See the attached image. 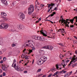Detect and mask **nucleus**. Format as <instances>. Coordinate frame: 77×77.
<instances>
[{
	"label": "nucleus",
	"instance_id": "f257e3e1",
	"mask_svg": "<svg viewBox=\"0 0 77 77\" xmlns=\"http://www.w3.org/2000/svg\"><path fill=\"white\" fill-rule=\"evenodd\" d=\"M28 14L29 15H31L34 11V6L33 5H30L29 7H28Z\"/></svg>",
	"mask_w": 77,
	"mask_h": 77
},
{
	"label": "nucleus",
	"instance_id": "f03ea898",
	"mask_svg": "<svg viewBox=\"0 0 77 77\" xmlns=\"http://www.w3.org/2000/svg\"><path fill=\"white\" fill-rule=\"evenodd\" d=\"M17 66V65H16V63H15L13 66H12V67L15 68V69L16 70H17V71H23V68H20V66L18 65H17V66Z\"/></svg>",
	"mask_w": 77,
	"mask_h": 77
},
{
	"label": "nucleus",
	"instance_id": "7ed1b4c3",
	"mask_svg": "<svg viewBox=\"0 0 77 77\" xmlns=\"http://www.w3.org/2000/svg\"><path fill=\"white\" fill-rule=\"evenodd\" d=\"M8 24L5 23H3L1 25H0V29H7L8 28Z\"/></svg>",
	"mask_w": 77,
	"mask_h": 77
},
{
	"label": "nucleus",
	"instance_id": "20e7f679",
	"mask_svg": "<svg viewBox=\"0 0 77 77\" xmlns=\"http://www.w3.org/2000/svg\"><path fill=\"white\" fill-rule=\"evenodd\" d=\"M1 5L2 6H7L8 5V2L5 0H1Z\"/></svg>",
	"mask_w": 77,
	"mask_h": 77
},
{
	"label": "nucleus",
	"instance_id": "39448f33",
	"mask_svg": "<svg viewBox=\"0 0 77 77\" xmlns=\"http://www.w3.org/2000/svg\"><path fill=\"white\" fill-rule=\"evenodd\" d=\"M25 18V15L23 14L22 12H21L20 13V18L21 20H23V19H24Z\"/></svg>",
	"mask_w": 77,
	"mask_h": 77
},
{
	"label": "nucleus",
	"instance_id": "423d86ee",
	"mask_svg": "<svg viewBox=\"0 0 77 77\" xmlns=\"http://www.w3.org/2000/svg\"><path fill=\"white\" fill-rule=\"evenodd\" d=\"M35 38L36 40H40V41H41V40L42 39L41 37L40 36H38L37 35L35 36Z\"/></svg>",
	"mask_w": 77,
	"mask_h": 77
},
{
	"label": "nucleus",
	"instance_id": "0eeeda50",
	"mask_svg": "<svg viewBox=\"0 0 77 77\" xmlns=\"http://www.w3.org/2000/svg\"><path fill=\"white\" fill-rule=\"evenodd\" d=\"M2 69L3 70V71H7L8 69L7 67H6V66H5V65H2Z\"/></svg>",
	"mask_w": 77,
	"mask_h": 77
},
{
	"label": "nucleus",
	"instance_id": "6e6552de",
	"mask_svg": "<svg viewBox=\"0 0 77 77\" xmlns=\"http://www.w3.org/2000/svg\"><path fill=\"white\" fill-rule=\"evenodd\" d=\"M74 60H75V58H74V57H73L71 61L70 62V64H69L68 65V66H69H69H71V64H72V62H74Z\"/></svg>",
	"mask_w": 77,
	"mask_h": 77
},
{
	"label": "nucleus",
	"instance_id": "1a4fd4ad",
	"mask_svg": "<svg viewBox=\"0 0 77 77\" xmlns=\"http://www.w3.org/2000/svg\"><path fill=\"white\" fill-rule=\"evenodd\" d=\"M74 20V19H70V20L69 19H66V21H70L71 23H72V24H73Z\"/></svg>",
	"mask_w": 77,
	"mask_h": 77
},
{
	"label": "nucleus",
	"instance_id": "9d476101",
	"mask_svg": "<svg viewBox=\"0 0 77 77\" xmlns=\"http://www.w3.org/2000/svg\"><path fill=\"white\" fill-rule=\"evenodd\" d=\"M42 34L43 36H47V35H46L47 34V32L46 31H45L44 32H43Z\"/></svg>",
	"mask_w": 77,
	"mask_h": 77
},
{
	"label": "nucleus",
	"instance_id": "9b49d317",
	"mask_svg": "<svg viewBox=\"0 0 77 77\" xmlns=\"http://www.w3.org/2000/svg\"><path fill=\"white\" fill-rule=\"evenodd\" d=\"M9 30H10L11 32H14L15 30H14V27L12 26V27H10L9 28Z\"/></svg>",
	"mask_w": 77,
	"mask_h": 77
},
{
	"label": "nucleus",
	"instance_id": "f8f14e48",
	"mask_svg": "<svg viewBox=\"0 0 77 77\" xmlns=\"http://www.w3.org/2000/svg\"><path fill=\"white\" fill-rule=\"evenodd\" d=\"M20 4L22 5H26V2L25 1H21L20 2Z\"/></svg>",
	"mask_w": 77,
	"mask_h": 77
},
{
	"label": "nucleus",
	"instance_id": "ddd939ff",
	"mask_svg": "<svg viewBox=\"0 0 77 77\" xmlns=\"http://www.w3.org/2000/svg\"><path fill=\"white\" fill-rule=\"evenodd\" d=\"M1 14L2 16H3V17L4 16L5 17H6V16H7V14H6V13H5L1 12Z\"/></svg>",
	"mask_w": 77,
	"mask_h": 77
},
{
	"label": "nucleus",
	"instance_id": "4468645a",
	"mask_svg": "<svg viewBox=\"0 0 77 77\" xmlns=\"http://www.w3.org/2000/svg\"><path fill=\"white\" fill-rule=\"evenodd\" d=\"M17 27L18 29H22V28H23V26H22L20 24L17 26Z\"/></svg>",
	"mask_w": 77,
	"mask_h": 77
},
{
	"label": "nucleus",
	"instance_id": "2eb2a0df",
	"mask_svg": "<svg viewBox=\"0 0 77 77\" xmlns=\"http://www.w3.org/2000/svg\"><path fill=\"white\" fill-rule=\"evenodd\" d=\"M53 47L52 46H49L48 50H50L51 51V50H53Z\"/></svg>",
	"mask_w": 77,
	"mask_h": 77
},
{
	"label": "nucleus",
	"instance_id": "dca6fc26",
	"mask_svg": "<svg viewBox=\"0 0 77 77\" xmlns=\"http://www.w3.org/2000/svg\"><path fill=\"white\" fill-rule=\"evenodd\" d=\"M61 24H62L63 23V24H66H66H67V22L65 20H64V21H63L62 22H61Z\"/></svg>",
	"mask_w": 77,
	"mask_h": 77
},
{
	"label": "nucleus",
	"instance_id": "f3484780",
	"mask_svg": "<svg viewBox=\"0 0 77 77\" xmlns=\"http://www.w3.org/2000/svg\"><path fill=\"white\" fill-rule=\"evenodd\" d=\"M60 30H61L62 33H65V31L64 29H60Z\"/></svg>",
	"mask_w": 77,
	"mask_h": 77
},
{
	"label": "nucleus",
	"instance_id": "a211bd4d",
	"mask_svg": "<svg viewBox=\"0 0 77 77\" xmlns=\"http://www.w3.org/2000/svg\"><path fill=\"white\" fill-rule=\"evenodd\" d=\"M49 48V46L47 45L43 47V48H45V49H47L48 50Z\"/></svg>",
	"mask_w": 77,
	"mask_h": 77
},
{
	"label": "nucleus",
	"instance_id": "6ab92c4d",
	"mask_svg": "<svg viewBox=\"0 0 77 77\" xmlns=\"http://www.w3.org/2000/svg\"><path fill=\"white\" fill-rule=\"evenodd\" d=\"M13 63L12 65V66H14V64H15V63H15L16 62V60L15 59H14V60L13 61Z\"/></svg>",
	"mask_w": 77,
	"mask_h": 77
},
{
	"label": "nucleus",
	"instance_id": "aec40b11",
	"mask_svg": "<svg viewBox=\"0 0 77 77\" xmlns=\"http://www.w3.org/2000/svg\"><path fill=\"white\" fill-rule=\"evenodd\" d=\"M37 65H41V63L39 62V60H38L37 62Z\"/></svg>",
	"mask_w": 77,
	"mask_h": 77
},
{
	"label": "nucleus",
	"instance_id": "412c9836",
	"mask_svg": "<svg viewBox=\"0 0 77 77\" xmlns=\"http://www.w3.org/2000/svg\"><path fill=\"white\" fill-rule=\"evenodd\" d=\"M64 56H63V54H60V59H63V57Z\"/></svg>",
	"mask_w": 77,
	"mask_h": 77
},
{
	"label": "nucleus",
	"instance_id": "4be33fe9",
	"mask_svg": "<svg viewBox=\"0 0 77 77\" xmlns=\"http://www.w3.org/2000/svg\"><path fill=\"white\" fill-rule=\"evenodd\" d=\"M27 50L29 51V54H30V53H32V50L29 49V50H28V49H27Z\"/></svg>",
	"mask_w": 77,
	"mask_h": 77
},
{
	"label": "nucleus",
	"instance_id": "5701e85b",
	"mask_svg": "<svg viewBox=\"0 0 77 77\" xmlns=\"http://www.w3.org/2000/svg\"><path fill=\"white\" fill-rule=\"evenodd\" d=\"M53 8V7H50V8L49 9V8H48V12H49L50 11V10H51V9H52V8Z\"/></svg>",
	"mask_w": 77,
	"mask_h": 77
},
{
	"label": "nucleus",
	"instance_id": "b1692460",
	"mask_svg": "<svg viewBox=\"0 0 77 77\" xmlns=\"http://www.w3.org/2000/svg\"><path fill=\"white\" fill-rule=\"evenodd\" d=\"M13 4L14 5V6H15L16 4H17V2L16 1H14L13 3Z\"/></svg>",
	"mask_w": 77,
	"mask_h": 77
},
{
	"label": "nucleus",
	"instance_id": "393cba45",
	"mask_svg": "<svg viewBox=\"0 0 77 77\" xmlns=\"http://www.w3.org/2000/svg\"><path fill=\"white\" fill-rule=\"evenodd\" d=\"M58 44L60 45L61 47H63V45L62 44V43H58Z\"/></svg>",
	"mask_w": 77,
	"mask_h": 77
},
{
	"label": "nucleus",
	"instance_id": "a878e982",
	"mask_svg": "<svg viewBox=\"0 0 77 77\" xmlns=\"http://www.w3.org/2000/svg\"><path fill=\"white\" fill-rule=\"evenodd\" d=\"M41 71V69H38L37 71V72H40Z\"/></svg>",
	"mask_w": 77,
	"mask_h": 77
},
{
	"label": "nucleus",
	"instance_id": "bb28decb",
	"mask_svg": "<svg viewBox=\"0 0 77 77\" xmlns=\"http://www.w3.org/2000/svg\"><path fill=\"white\" fill-rule=\"evenodd\" d=\"M44 32V31L43 29H42V30L40 31V32L41 33V34H42V32Z\"/></svg>",
	"mask_w": 77,
	"mask_h": 77
},
{
	"label": "nucleus",
	"instance_id": "cd10ccee",
	"mask_svg": "<svg viewBox=\"0 0 77 77\" xmlns=\"http://www.w3.org/2000/svg\"><path fill=\"white\" fill-rule=\"evenodd\" d=\"M41 7L40 6H38V7H37L36 8V9H38V10H40Z\"/></svg>",
	"mask_w": 77,
	"mask_h": 77
},
{
	"label": "nucleus",
	"instance_id": "c85d7f7f",
	"mask_svg": "<svg viewBox=\"0 0 77 77\" xmlns=\"http://www.w3.org/2000/svg\"><path fill=\"white\" fill-rule=\"evenodd\" d=\"M28 56H26L25 57V58L26 59H27V60H28V59H29V58H28Z\"/></svg>",
	"mask_w": 77,
	"mask_h": 77
},
{
	"label": "nucleus",
	"instance_id": "c756f323",
	"mask_svg": "<svg viewBox=\"0 0 77 77\" xmlns=\"http://www.w3.org/2000/svg\"><path fill=\"white\" fill-rule=\"evenodd\" d=\"M40 6L42 7V8H44V5H43V4H41L40 5Z\"/></svg>",
	"mask_w": 77,
	"mask_h": 77
},
{
	"label": "nucleus",
	"instance_id": "7c9ffc66",
	"mask_svg": "<svg viewBox=\"0 0 77 77\" xmlns=\"http://www.w3.org/2000/svg\"><path fill=\"white\" fill-rule=\"evenodd\" d=\"M75 18L76 19V22H77V16L74 17L73 18L74 20V19H75Z\"/></svg>",
	"mask_w": 77,
	"mask_h": 77
},
{
	"label": "nucleus",
	"instance_id": "2f4dec72",
	"mask_svg": "<svg viewBox=\"0 0 77 77\" xmlns=\"http://www.w3.org/2000/svg\"><path fill=\"white\" fill-rule=\"evenodd\" d=\"M3 76H6V73L5 72H3Z\"/></svg>",
	"mask_w": 77,
	"mask_h": 77
},
{
	"label": "nucleus",
	"instance_id": "473e14b6",
	"mask_svg": "<svg viewBox=\"0 0 77 77\" xmlns=\"http://www.w3.org/2000/svg\"><path fill=\"white\" fill-rule=\"evenodd\" d=\"M58 7V5L56 7H55V8L54 9V10H56V11H57V7Z\"/></svg>",
	"mask_w": 77,
	"mask_h": 77
},
{
	"label": "nucleus",
	"instance_id": "72a5a7b5",
	"mask_svg": "<svg viewBox=\"0 0 77 77\" xmlns=\"http://www.w3.org/2000/svg\"><path fill=\"white\" fill-rule=\"evenodd\" d=\"M55 74L56 75H57V74H59V72H56L55 73Z\"/></svg>",
	"mask_w": 77,
	"mask_h": 77
},
{
	"label": "nucleus",
	"instance_id": "f704fd0d",
	"mask_svg": "<svg viewBox=\"0 0 77 77\" xmlns=\"http://www.w3.org/2000/svg\"><path fill=\"white\" fill-rule=\"evenodd\" d=\"M62 20V19H60V21H61V22H62V21H64V20H65L64 19H63V18H61Z\"/></svg>",
	"mask_w": 77,
	"mask_h": 77
},
{
	"label": "nucleus",
	"instance_id": "c9c22d12",
	"mask_svg": "<svg viewBox=\"0 0 77 77\" xmlns=\"http://www.w3.org/2000/svg\"><path fill=\"white\" fill-rule=\"evenodd\" d=\"M47 60V59L44 58V60H43V62H45Z\"/></svg>",
	"mask_w": 77,
	"mask_h": 77
},
{
	"label": "nucleus",
	"instance_id": "e433bc0d",
	"mask_svg": "<svg viewBox=\"0 0 77 77\" xmlns=\"http://www.w3.org/2000/svg\"><path fill=\"white\" fill-rule=\"evenodd\" d=\"M76 65H77V64H73L72 66V67H74V66H76Z\"/></svg>",
	"mask_w": 77,
	"mask_h": 77
},
{
	"label": "nucleus",
	"instance_id": "4c0bfd02",
	"mask_svg": "<svg viewBox=\"0 0 77 77\" xmlns=\"http://www.w3.org/2000/svg\"><path fill=\"white\" fill-rule=\"evenodd\" d=\"M3 20H7V18H6V17H4L3 18Z\"/></svg>",
	"mask_w": 77,
	"mask_h": 77
},
{
	"label": "nucleus",
	"instance_id": "58836bf2",
	"mask_svg": "<svg viewBox=\"0 0 77 77\" xmlns=\"http://www.w3.org/2000/svg\"><path fill=\"white\" fill-rule=\"evenodd\" d=\"M51 6H52L51 7H53V6L54 5H55V4L52 3L51 4Z\"/></svg>",
	"mask_w": 77,
	"mask_h": 77
},
{
	"label": "nucleus",
	"instance_id": "ea45409f",
	"mask_svg": "<svg viewBox=\"0 0 77 77\" xmlns=\"http://www.w3.org/2000/svg\"><path fill=\"white\" fill-rule=\"evenodd\" d=\"M52 75V74H51L49 75L48 76V77H51V76Z\"/></svg>",
	"mask_w": 77,
	"mask_h": 77
},
{
	"label": "nucleus",
	"instance_id": "a19ab883",
	"mask_svg": "<svg viewBox=\"0 0 77 77\" xmlns=\"http://www.w3.org/2000/svg\"><path fill=\"white\" fill-rule=\"evenodd\" d=\"M38 52L39 53H41V52H42V50H41V49H39L38 51Z\"/></svg>",
	"mask_w": 77,
	"mask_h": 77
},
{
	"label": "nucleus",
	"instance_id": "79ce46f5",
	"mask_svg": "<svg viewBox=\"0 0 77 77\" xmlns=\"http://www.w3.org/2000/svg\"><path fill=\"white\" fill-rule=\"evenodd\" d=\"M65 26H66V27H69V24H66L65 25Z\"/></svg>",
	"mask_w": 77,
	"mask_h": 77
},
{
	"label": "nucleus",
	"instance_id": "37998d69",
	"mask_svg": "<svg viewBox=\"0 0 77 77\" xmlns=\"http://www.w3.org/2000/svg\"><path fill=\"white\" fill-rule=\"evenodd\" d=\"M10 6H11V7H13L14 6V4H13V3Z\"/></svg>",
	"mask_w": 77,
	"mask_h": 77
},
{
	"label": "nucleus",
	"instance_id": "c03bdc74",
	"mask_svg": "<svg viewBox=\"0 0 77 77\" xmlns=\"http://www.w3.org/2000/svg\"><path fill=\"white\" fill-rule=\"evenodd\" d=\"M15 45H16L14 44H13L12 45V46L13 47H15Z\"/></svg>",
	"mask_w": 77,
	"mask_h": 77
},
{
	"label": "nucleus",
	"instance_id": "a18cd8bd",
	"mask_svg": "<svg viewBox=\"0 0 77 77\" xmlns=\"http://www.w3.org/2000/svg\"><path fill=\"white\" fill-rule=\"evenodd\" d=\"M21 57L22 58H24L25 57H24V55L23 54Z\"/></svg>",
	"mask_w": 77,
	"mask_h": 77
},
{
	"label": "nucleus",
	"instance_id": "49530a36",
	"mask_svg": "<svg viewBox=\"0 0 77 77\" xmlns=\"http://www.w3.org/2000/svg\"><path fill=\"white\" fill-rule=\"evenodd\" d=\"M51 6V4H49L48 6V8H50V6Z\"/></svg>",
	"mask_w": 77,
	"mask_h": 77
},
{
	"label": "nucleus",
	"instance_id": "de8ad7c7",
	"mask_svg": "<svg viewBox=\"0 0 77 77\" xmlns=\"http://www.w3.org/2000/svg\"><path fill=\"white\" fill-rule=\"evenodd\" d=\"M0 63H3V60H2L0 62Z\"/></svg>",
	"mask_w": 77,
	"mask_h": 77
},
{
	"label": "nucleus",
	"instance_id": "09e8293b",
	"mask_svg": "<svg viewBox=\"0 0 77 77\" xmlns=\"http://www.w3.org/2000/svg\"><path fill=\"white\" fill-rule=\"evenodd\" d=\"M66 75H67V77H68V76H69V75H68V73H66V74L65 75V77H66Z\"/></svg>",
	"mask_w": 77,
	"mask_h": 77
},
{
	"label": "nucleus",
	"instance_id": "8fccbe9b",
	"mask_svg": "<svg viewBox=\"0 0 77 77\" xmlns=\"http://www.w3.org/2000/svg\"><path fill=\"white\" fill-rule=\"evenodd\" d=\"M39 11V10H38V9L36 8V12H38Z\"/></svg>",
	"mask_w": 77,
	"mask_h": 77
},
{
	"label": "nucleus",
	"instance_id": "3c124183",
	"mask_svg": "<svg viewBox=\"0 0 77 77\" xmlns=\"http://www.w3.org/2000/svg\"><path fill=\"white\" fill-rule=\"evenodd\" d=\"M56 67L57 69H58V68H59L58 65H56Z\"/></svg>",
	"mask_w": 77,
	"mask_h": 77
},
{
	"label": "nucleus",
	"instance_id": "603ef678",
	"mask_svg": "<svg viewBox=\"0 0 77 77\" xmlns=\"http://www.w3.org/2000/svg\"><path fill=\"white\" fill-rule=\"evenodd\" d=\"M32 48L33 50H35V47H34V46L32 47Z\"/></svg>",
	"mask_w": 77,
	"mask_h": 77
},
{
	"label": "nucleus",
	"instance_id": "864d4df0",
	"mask_svg": "<svg viewBox=\"0 0 77 77\" xmlns=\"http://www.w3.org/2000/svg\"><path fill=\"white\" fill-rule=\"evenodd\" d=\"M45 38H42V39L41 40H42V41H44V40H45Z\"/></svg>",
	"mask_w": 77,
	"mask_h": 77
},
{
	"label": "nucleus",
	"instance_id": "5fc2aeb1",
	"mask_svg": "<svg viewBox=\"0 0 77 77\" xmlns=\"http://www.w3.org/2000/svg\"><path fill=\"white\" fill-rule=\"evenodd\" d=\"M70 27H74V25H70Z\"/></svg>",
	"mask_w": 77,
	"mask_h": 77
},
{
	"label": "nucleus",
	"instance_id": "6e6d98bb",
	"mask_svg": "<svg viewBox=\"0 0 77 77\" xmlns=\"http://www.w3.org/2000/svg\"><path fill=\"white\" fill-rule=\"evenodd\" d=\"M59 18V17H56V20H58Z\"/></svg>",
	"mask_w": 77,
	"mask_h": 77
},
{
	"label": "nucleus",
	"instance_id": "4d7b16f0",
	"mask_svg": "<svg viewBox=\"0 0 77 77\" xmlns=\"http://www.w3.org/2000/svg\"><path fill=\"white\" fill-rule=\"evenodd\" d=\"M24 73H27V71H25L24 72Z\"/></svg>",
	"mask_w": 77,
	"mask_h": 77
},
{
	"label": "nucleus",
	"instance_id": "13d9d810",
	"mask_svg": "<svg viewBox=\"0 0 77 77\" xmlns=\"http://www.w3.org/2000/svg\"><path fill=\"white\" fill-rule=\"evenodd\" d=\"M66 62L67 63H68V62H69V60H66Z\"/></svg>",
	"mask_w": 77,
	"mask_h": 77
},
{
	"label": "nucleus",
	"instance_id": "bf43d9fd",
	"mask_svg": "<svg viewBox=\"0 0 77 77\" xmlns=\"http://www.w3.org/2000/svg\"><path fill=\"white\" fill-rule=\"evenodd\" d=\"M56 69V68H53L52 69V71H54V69Z\"/></svg>",
	"mask_w": 77,
	"mask_h": 77
},
{
	"label": "nucleus",
	"instance_id": "052dcab7",
	"mask_svg": "<svg viewBox=\"0 0 77 77\" xmlns=\"http://www.w3.org/2000/svg\"><path fill=\"white\" fill-rule=\"evenodd\" d=\"M66 65V64H64V65H63V68H65V66Z\"/></svg>",
	"mask_w": 77,
	"mask_h": 77
},
{
	"label": "nucleus",
	"instance_id": "680f3d73",
	"mask_svg": "<svg viewBox=\"0 0 77 77\" xmlns=\"http://www.w3.org/2000/svg\"><path fill=\"white\" fill-rule=\"evenodd\" d=\"M51 17H53V16H54V14H52L51 15Z\"/></svg>",
	"mask_w": 77,
	"mask_h": 77
},
{
	"label": "nucleus",
	"instance_id": "e2e57ef3",
	"mask_svg": "<svg viewBox=\"0 0 77 77\" xmlns=\"http://www.w3.org/2000/svg\"><path fill=\"white\" fill-rule=\"evenodd\" d=\"M41 18H40L38 19V21H40V20H41Z\"/></svg>",
	"mask_w": 77,
	"mask_h": 77
},
{
	"label": "nucleus",
	"instance_id": "0e129e2a",
	"mask_svg": "<svg viewBox=\"0 0 77 77\" xmlns=\"http://www.w3.org/2000/svg\"><path fill=\"white\" fill-rule=\"evenodd\" d=\"M53 14L54 15H55V14H56V12H54L53 13Z\"/></svg>",
	"mask_w": 77,
	"mask_h": 77
},
{
	"label": "nucleus",
	"instance_id": "69168bd1",
	"mask_svg": "<svg viewBox=\"0 0 77 77\" xmlns=\"http://www.w3.org/2000/svg\"><path fill=\"white\" fill-rule=\"evenodd\" d=\"M74 37L76 39H77V37L76 36H74Z\"/></svg>",
	"mask_w": 77,
	"mask_h": 77
},
{
	"label": "nucleus",
	"instance_id": "338daca9",
	"mask_svg": "<svg viewBox=\"0 0 77 77\" xmlns=\"http://www.w3.org/2000/svg\"><path fill=\"white\" fill-rule=\"evenodd\" d=\"M3 77V75L2 74H1L0 76V77Z\"/></svg>",
	"mask_w": 77,
	"mask_h": 77
},
{
	"label": "nucleus",
	"instance_id": "774afa93",
	"mask_svg": "<svg viewBox=\"0 0 77 77\" xmlns=\"http://www.w3.org/2000/svg\"><path fill=\"white\" fill-rule=\"evenodd\" d=\"M75 54H77V51H75Z\"/></svg>",
	"mask_w": 77,
	"mask_h": 77
}]
</instances>
